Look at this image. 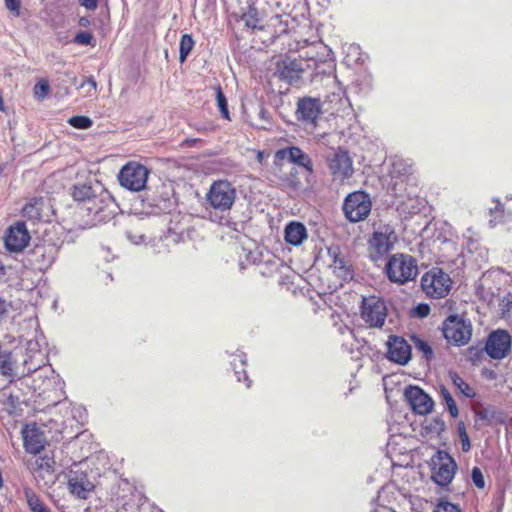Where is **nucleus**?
Returning <instances> with one entry per match:
<instances>
[{
    "label": "nucleus",
    "mask_w": 512,
    "mask_h": 512,
    "mask_svg": "<svg viewBox=\"0 0 512 512\" xmlns=\"http://www.w3.org/2000/svg\"><path fill=\"white\" fill-rule=\"evenodd\" d=\"M384 270L391 282L400 285L414 280L418 274L416 260L411 255L404 253L390 256Z\"/></svg>",
    "instance_id": "nucleus-1"
},
{
    "label": "nucleus",
    "mask_w": 512,
    "mask_h": 512,
    "mask_svg": "<svg viewBox=\"0 0 512 512\" xmlns=\"http://www.w3.org/2000/svg\"><path fill=\"white\" fill-rule=\"evenodd\" d=\"M236 198V188L226 179L214 181L206 194L209 207L223 213L232 209Z\"/></svg>",
    "instance_id": "nucleus-2"
},
{
    "label": "nucleus",
    "mask_w": 512,
    "mask_h": 512,
    "mask_svg": "<svg viewBox=\"0 0 512 512\" xmlns=\"http://www.w3.org/2000/svg\"><path fill=\"white\" fill-rule=\"evenodd\" d=\"M324 160L333 181L344 183L354 173L353 160L349 152L342 148H331L324 155Z\"/></svg>",
    "instance_id": "nucleus-3"
},
{
    "label": "nucleus",
    "mask_w": 512,
    "mask_h": 512,
    "mask_svg": "<svg viewBox=\"0 0 512 512\" xmlns=\"http://www.w3.org/2000/svg\"><path fill=\"white\" fill-rule=\"evenodd\" d=\"M442 332L449 344L460 347L470 342L473 326L471 321L463 316L450 315L442 324Z\"/></svg>",
    "instance_id": "nucleus-4"
},
{
    "label": "nucleus",
    "mask_w": 512,
    "mask_h": 512,
    "mask_svg": "<svg viewBox=\"0 0 512 512\" xmlns=\"http://www.w3.org/2000/svg\"><path fill=\"white\" fill-rule=\"evenodd\" d=\"M451 286L450 276L440 268H432L421 278V288L431 298L439 299L447 296Z\"/></svg>",
    "instance_id": "nucleus-5"
},
{
    "label": "nucleus",
    "mask_w": 512,
    "mask_h": 512,
    "mask_svg": "<svg viewBox=\"0 0 512 512\" xmlns=\"http://www.w3.org/2000/svg\"><path fill=\"white\" fill-rule=\"evenodd\" d=\"M371 208V198L364 191L350 193L343 203L344 215L353 223L365 220L370 214Z\"/></svg>",
    "instance_id": "nucleus-6"
},
{
    "label": "nucleus",
    "mask_w": 512,
    "mask_h": 512,
    "mask_svg": "<svg viewBox=\"0 0 512 512\" xmlns=\"http://www.w3.org/2000/svg\"><path fill=\"white\" fill-rule=\"evenodd\" d=\"M397 235L390 225H380L369 240V252L374 260L382 258L394 247Z\"/></svg>",
    "instance_id": "nucleus-7"
},
{
    "label": "nucleus",
    "mask_w": 512,
    "mask_h": 512,
    "mask_svg": "<svg viewBox=\"0 0 512 512\" xmlns=\"http://www.w3.org/2000/svg\"><path fill=\"white\" fill-rule=\"evenodd\" d=\"M149 170L142 164L129 162L122 167L118 180L122 187L138 192L146 187Z\"/></svg>",
    "instance_id": "nucleus-8"
},
{
    "label": "nucleus",
    "mask_w": 512,
    "mask_h": 512,
    "mask_svg": "<svg viewBox=\"0 0 512 512\" xmlns=\"http://www.w3.org/2000/svg\"><path fill=\"white\" fill-rule=\"evenodd\" d=\"M432 480L440 486L451 483L457 470L454 459L445 451L439 450L431 458Z\"/></svg>",
    "instance_id": "nucleus-9"
},
{
    "label": "nucleus",
    "mask_w": 512,
    "mask_h": 512,
    "mask_svg": "<svg viewBox=\"0 0 512 512\" xmlns=\"http://www.w3.org/2000/svg\"><path fill=\"white\" fill-rule=\"evenodd\" d=\"M387 317L385 302L377 296L363 297L361 318L372 328H381Z\"/></svg>",
    "instance_id": "nucleus-10"
},
{
    "label": "nucleus",
    "mask_w": 512,
    "mask_h": 512,
    "mask_svg": "<svg viewBox=\"0 0 512 512\" xmlns=\"http://www.w3.org/2000/svg\"><path fill=\"white\" fill-rule=\"evenodd\" d=\"M511 336L505 330L493 331L486 341L485 351L493 359H503L511 349Z\"/></svg>",
    "instance_id": "nucleus-11"
},
{
    "label": "nucleus",
    "mask_w": 512,
    "mask_h": 512,
    "mask_svg": "<svg viewBox=\"0 0 512 512\" xmlns=\"http://www.w3.org/2000/svg\"><path fill=\"white\" fill-rule=\"evenodd\" d=\"M33 373L34 377L32 378L30 387L38 396H45L51 388L60 384L59 376L54 373L51 367L46 366V364Z\"/></svg>",
    "instance_id": "nucleus-12"
},
{
    "label": "nucleus",
    "mask_w": 512,
    "mask_h": 512,
    "mask_svg": "<svg viewBox=\"0 0 512 512\" xmlns=\"http://www.w3.org/2000/svg\"><path fill=\"white\" fill-rule=\"evenodd\" d=\"M404 396L411 409L417 414L426 415L433 409L434 402L432 398L418 386L407 387Z\"/></svg>",
    "instance_id": "nucleus-13"
},
{
    "label": "nucleus",
    "mask_w": 512,
    "mask_h": 512,
    "mask_svg": "<svg viewBox=\"0 0 512 512\" xmlns=\"http://www.w3.org/2000/svg\"><path fill=\"white\" fill-rule=\"evenodd\" d=\"M30 235L25 223L18 222L9 227L5 235V247L11 252L22 251L29 243Z\"/></svg>",
    "instance_id": "nucleus-14"
},
{
    "label": "nucleus",
    "mask_w": 512,
    "mask_h": 512,
    "mask_svg": "<svg viewBox=\"0 0 512 512\" xmlns=\"http://www.w3.org/2000/svg\"><path fill=\"white\" fill-rule=\"evenodd\" d=\"M68 488L71 494L79 499L86 500L94 490L95 485L89 480L85 472L71 470L68 478Z\"/></svg>",
    "instance_id": "nucleus-15"
},
{
    "label": "nucleus",
    "mask_w": 512,
    "mask_h": 512,
    "mask_svg": "<svg viewBox=\"0 0 512 512\" xmlns=\"http://www.w3.org/2000/svg\"><path fill=\"white\" fill-rule=\"evenodd\" d=\"M46 361V354L41 349L40 343L35 339L28 340L25 344V358L23 360L27 373L35 372L42 368Z\"/></svg>",
    "instance_id": "nucleus-16"
},
{
    "label": "nucleus",
    "mask_w": 512,
    "mask_h": 512,
    "mask_svg": "<svg viewBox=\"0 0 512 512\" xmlns=\"http://www.w3.org/2000/svg\"><path fill=\"white\" fill-rule=\"evenodd\" d=\"M387 358L400 365H405L411 358V347L407 341L398 336H390L387 341Z\"/></svg>",
    "instance_id": "nucleus-17"
},
{
    "label": "nucleus",
    "mask_w": 512,
    "mask_h": 512,
    "mask_svg": "<svg viewBox=\"0 0 512 512\" xmlns=\"http://www.w3.org/2000/svg\"><path fill=\"white\" fill-rule=\"evenodd\" d=\"M288 159L291 163L305 168L309 175L313 174V163L308 154L304 153L302 149L296 146L284 148L276 151L275 159L284 160Z\"/></svg>",
    "instance_id": "nucleus-18"
},
{
    "label": "nucleus",
    "mask_w": 512,
    "mask_h": 512,
    "mask_svg": "<svg viewBox=\"0 0 512 512\" xmlns=\"http://www.w3.org/2000/svg\"><path fill=\"white\" fill-rule=\"evenodd\" d=\"M58 254V248L54 244L36 246L32 251V263L41 271L51 267Z\"/></svg>",
    "instance_id": "nucleus-19"
},
{
    "label": "nucleus",
    "mask_w": 512,
    "mask_h": 512,
    "mask_svg": "<svg viewBox=\"0 0 512 512\" xmlns=\"http://www.w3.org/2000/svg\"><path fill=\"white\" fill-rule=\"evenodd\" d=\"M321 112V103L319 99L305 97L298 101L296 111L298 120L314 124Z\"/></svg>",
    "instance_id": "nucleus-20"
},
{
    "label": "nucleus",
    "mask_w": 512,
    "mask_h": 512,
    "mask_svg": "<svg viewBox=\"0 0 512 512\" xmlns=\"http://www.w3.org/2000/svg\"><path fill=\"white\" fill-rule=\"evenodd\" d=\"M303 72L304 69L301 62L296 59L286 57L277 63L276 73L281 79L286 80L291 84L297 82L301 78Z\"/></svg>",
    "instance_id": "nucleus-21"
},
{
    "label": "nucleus",
    "mask_w": 512,
    "mask_h": 512,
    "mask_svg": "<svg viewBox=\"0 0 512 512\" xmlns=\"http://www.w3.org/2000/svg\"><path fill=\"white\" fill-rule=\"evenodd\" d=\"M328 254L332 258L331 268L333 272L344 280L352 279L353 272L345 257L340 253L339 247H330Z\"/></svg>",
    "instance_id": "nucleus-22"
},
{
    "label": "nucleus",
    "mask_w": 512,
    "mask_h": 512,
    "mask_svg": "<svg viewBox=\"0 0 512 512\" xmlns=\"http://www.w3.org/2000/svg\"><path fill=\"white\" fill-rule=\"evenodd\" d=\"M24 447L28 453L38 454L45 446V438L36 427L23 430Z\"/></svg>",
    "instance_id": "nucleus-23"
},
{
    "label": "nucleus",
    "mask_w": 512,
    "mask_h": 512,
    "mask_svg": "<svg viewBox=\"0 0 512 512\" xmlns=\"http://www.w3.org/2000/svg\"><path fill=\"white\" fill-rule=\"evenodd\" d=\"M284 238L287 243L298 246L307 238L306 227L300 222L292 221L285 227Z\"/></svg>",
    "instance_id": "nucleus-24"
},
{
    "label": "nucleus",
    "mask_w": 512,
    "mask_h": 512,
    "mask_svg": "<svg viewBox=\"0 0 512 512\" xmlns=\"http://www.w3.org/2000/svg\"><path fill=\"white\" fill-rule=\"evenodd\" d=\"M71 194L75 201L83 203L85 206L90 202L100 201L96 189L88 184L74 185Z\"/></svg>",
    "instance_id": "nucleus-25"
},
{
    "label": "nucleus",
    "mask_w": 512,
    "mask_h": 512,
    "mask_svg": "<svg viewBox=\"0 0 512 512\" xmlns=\"http://www.w3.org/2000/svg\"><path fill=\"white\" fill-rule=\"evenodd\" d=\"M0 372L5 376H16L15 362L9 351L0 349Z\"/></svg>",
    "instance_id": "nucleus-26"
},
{
    "label": "nucleus",
    "mask_w": 512,
    "mask_h": 512,
    "mask_svg": "<svg viewBox=\"0 0 512 512\" xmlns=\"http://www.w3.org/2000/svg\"><path fill=\"white\" fill-rule=\"evenodd\" d=\"M242 21L251 29L261 28L258 11L255 7L249 6L247 11L242 15Z\"/></svg>",
    "instance_id": "nucleus-27"
},
{
    "label": "nucleus",
    "mask_w": 512,
    "mask_h": 512,
    "mask_svg": "<svg viewBox=\"0 0 512 512\" xmlns=\"http://www.w3.org/2000/svg\"><path fill=\"white\" fill-rule=\"evenodd\" d=\"M98 195H99L100 201L90 202V204H87L85 206L90 214H94V215L100 214L104 210L107 202H110V196L106 192H103L101 190L100 193H98Z\"/></svg>",
    "instance_id": "nucleus-28"
},
{
    "label": "nucleus",
    "mask_w": 512,
    "mask_h": 512,
    "mask_svg": "<svg viewBox=\"0 0 512 512\" xmlns=\"http://www.w3.org/2000/svg\"><path fill=\"white\" fill-rule=\"evenodd\" d=\"M450 379L454 386L466 397L473 398L475 391L457 373H450Z\"/></svg>",
    "instance_id": "nucleus-29"
},
{
    "label": "nucleus",
    "mask_w": 512,
    "mask_h": 512,
    "mask_svg": "<svg viewBox=\"0 0 512 512\" xmlns=\"http://www.w3.org/2000/svg\"><path fill=\"white\" fill-rule=\"evenodd\" d=\"M193 46H194L193 38L188 34H184L181 37L180 48H179V54H180L179 60L181 63H183L186 60L187 56L193 49Z\"/></svg>",
    "instance_id": "nucleus-30"
},
{
    "label": "nucleus",
    "mask_w": 512,
    "mask_h": 512,
    "mask_svg": "<svg viewBox=\"0 0 512 512\" xmlns=\"http://www.w3.org/2000/svg\"><path fill=\"white\" fill-rule=\"evenodd\" d=\"M25 497L27 504L32 512H35L36 510L45 506L40 498L30 489L25 490Z\"/></svg>",
    "instance_id": "nucleus-31"
},
{
    "label": "nucleus",
    "mask_w": 512,
    "mask_h": 512,
    "mask_svg": "<svg viewBox=\"0 0 512 512\" xmlns=\"http://www.w3.org/2000/svg\"><path fill=\"white\" fill-rule=\"evenodd\" d=\"M68 123L77 129H88L92 125V120L86 116H73L68 119Z\"/></svg>",
    "instance_id": "nucleus-32"
},
{
    "label": "nucleus",
    "mask_w": 512,
    "mask_h": 512,
    "mask_svg": "<svg viewBox=\"0 0 512 512\" xmlns=\"http://www.w3.org/2000/svg\"><path fill=\"white\" fill-rule=\"evenodd\" d=\"M216 99H217V105L219 107L222 117H224L225 119H229L227 100H226V97L220 87H218L216 90Z\"/></svg>",
    "instance_id": "nucleus-33"
},
{
    "label": "nucleus",
    "mask_w": 512,
    "mask_h": 512,
    "mask_svg": "<svg viewBox=\"0 0 512 512\" xmlns=\"http://www.w3.org/2000/svg\"><path fill=\"white\" fill-rule=\"evenodd\" d=\"M411 172H412L411 165L407 164L405 161L397 160L393 163V170H392L393 175L405 176V175L411 174Z\"/></svg>",
    "instance_id": "nucleus-34"
},
{
    "label": "nucleus",
    "mask_w": 512,
    "mask_h": 512,
    "mask_svg": "<svg viewBox=\"0 0 512 512\" xmlns=\"http://www.w3.org/2000/svg\"><path fill=\"white\" fill-rule=\"evenodd\" d=\"M413 340H414L415 348L418 351L422 352L426 359H431L433 356V350L430 347V345L426 341H424L420 338H417V337H414Z\"/></svg>",
    "instance_id": "nucleus-35"
},
{
    "label": "nucleus",
    "mask_w": 512,
    "mask_h": 512,
    "mask_svg": "<svg viewBox=\"0 0 512 512\" xmlns=\"http://www.w3.org/2000/svg\"><path fill=\"white\" fill-rule=\"evenodd\" d=\"M298 171L296 169H292L289 177L284 180V185L293 190H299L301 188V182L297 177Z\"/></svg>",
    "instance_id": "nucleus-36"
},
{
    "label": "nucleus",
    "mask_w": 512,
    "mask_h": 512,
    "mask_svg": "<svg viewBox=\"0 0 512 512\" xmlns=\"http://www.w3.org/2000/svg\"><path fill=\"white\" fill-rule=\"evenodd\" d=\"M442 396L446 402V405L448 407L450 414L453 417H456L458 415V408H457L456 402L454 401L453 397L450 395V393L446 389L442 390Z\"/></svg>",
    "instance_id": "nucleus-37"
},
{
    "label": "nucleus",
    "mask_w": 512,
    "mask_h": 512,
    "mask_svg": "<svg viewBox=\"0 0 512 512\" xmlns=\"http://www.w3.org/2000/svg\"><path fill=\"white\" fill-rule=\"evenodd\" d=\"M49 92V83L46 80L39 81L34 87V95L38 99H43Z\"/></svg>",
    "instance_id": "nucleus-38"
},
{
    "label": "nucleus",
    "mask_w": 512,
    "mask_h": 512,
    "mask_svg": "<svg viewBox=\"0 0 512 512\" xmlns=\"http://www.w3.org/2000/svg\"><path fill=\"white\" fill-rule=\"evenodd\" d=\"M433 512H460V509L453 503L441 500Z\"/></svg>",
    "instance_id": "nucleus-39"
},
{
    "label": "nucleus",
    "mask_w": 512,
    "mask_h": 512,
    "mask_svg": "<svg viewBox=\"0 0 512 512\" xmlns=\"http://www.w3.org/2000/svg\"><path fill=\"white\" fill-rule=\"evenodd\" d=\"M16 310L11 301L0 296V318L7 317L11 311Z\"/></svg>",
    "instance_id": "nucleus-40"
},
{
    "label": "nucleus",
    "mask_w": 512,
    "mask_h": 512,
    "mask_svg": "<svg viewBox=\"0 0 512 512\" xmlns=\"http://www.w3.org/2000/svg\"><path fill=\"white\" fill-rule=\"evenodd\" d=\"M52 459L48 457H38L34 461V469L50 471L52 469Z\"/></svg>",
    "instance_id": "nucleus-41"
},
{
    "label": "nucleus",
    "mask_w": 512,
    "mask_h": 512,
    "mask_svg": "<svg viewBox=\"0 0 512 512\" xmlns=\"http://www.w3.org/2000/svg\"><path fill=\"white\" fill-rule=\"evenodd\" d=\"M94 39L89 32H80L75 36L74 42L80 45L94 46Z\"/></svg>",
    "instance_id": "nucleus-42"
},
{
    "label": "nucleus",
    "mask_w": 512,
    "mask_h": 512,
    "mask_svg": "<svg viewBox=\"0 0 512 512\" xmlns=\"http://www.w3.org/2000/svg\"><path fill=\"white\" fill-rule=\"evenodd\" d=\"M471 476H472V481H473V483L475 484L476 487H478L480 489L484 488L485 481H484V477H483V474H482L480 468L474 467L472 469Z\"/></svg>",
    "instance_id": "nucleus-43"
},
{
    "label": "nucleus",
    "mask_w": 512,
    "mask_h": 512,
    "mask_svg": "<svg viewBox=\"0 0 512 512\" xmlns=\"http://www.w3.org/2000/svg\"><path fill=\"white\" fill-rule=\"evenodd\" d=\"M490 212L492 216V218L490 219V224L496 225L497 223L500 222V218L502 217L504 212L502 204L497 202L495 208L491 209Z\"/></svg>",
    "instance_id": "nucleus-44"
},
{
    "label": "nucleus",
    "mask_w": 512,
    "mask_h": 512,
    "mask_svg": "<svg viewBox=\"0 0 512 512\" xmlns=\"http://www.w3.org/2000/svg\"><path fill=\"white\" fill-rule=\"evenodd\" d=\"M459 436L461 439L462 450L464 452H468L471 448V444H470L469 436H468L464 426L459 427Z\"/></svg>",
    "instance_id": "nucleus-45"
},
{
    "label": "nucleus",
    "mask_w": 512,
    "mask_h": 512,
    "mask_svg": "<svg viewBox=\"0 0 512 512\" xmlns=\"http://www.w3.org/2000/svg\"><path fill=\"white\" fill-rule=\"evenodd\" d=\"M5 6L8 10L13 12L16 16L20 14V1L19 0H5Z\"/></svg>",
    "instance_id": "nucleus-46"
},
{
    "label": "nucleus",
    "mask_w": 512,
    "mask_h": 512,
    "mask_svg": "<svg viewBox=\"0 0 512 512\" xmlns=\"http://www.w3.org/2000/svg\"><path fill=\"white\" fill-rule=\"evenodd\" d=\"M23 213L31 218L38 217L40 215L38 209H36L34 204H27L23 208Z\"/></svg>",
    "instance_id": "nucleus-47"
},
{
    "label": "nucleus",
    "mask_w": 512,
    "mask_h": 512,
    "mask_svg": "<svg viewBox=\"0 0 512 512\" xmlns=\"http://www.w3.org/2000/svg\"><path fill=\"white\" fill-rule=\"evenodd\" d=\"M127 237L134 244H139L144 239V235L143 234H141V233H133L132 231H128L127 232Z\"/></svg>",
    "instance_id": "nucleus-48"
},
{
    "label": "nucleus",
    "mask_w": 512,
    "mask_h": 512,
    "mask_svg": "<svg viewBox=\"0 0 512 512\" xmlns=\"http://www.w3.org/2000/svg\"><path fill=\"white\" fill-rule=\"evenodd\" d=\"M81 6L89 10H95L98 6V0H79Z\"/></svg>",
    "instance_id": "nucleus-49"
},
{
    "label": "nucleus",
    "mask_w": 512,
    "mask_h": 512,
    "mask_svg": "<svg viewBox=\"0 0 512 512\" xmlns=\"http://www.w3.org/2000/svg\"><path fill=\"white\" fill-rule=\"evenodd\" d=\"M417 314L420 316V317H426L429 312H430V308L428 305H419L417 308Z\"/></svg>",
    "instance_id": "nucleus-50"
},
{
    "label": "nucleus",
    "mask_w": 512,
    "mask_h": 512,
    "mask_svg": "<svg viewBox=\"0 0 512 512\" xmlns=\"http://www.w3.org/2000/svg\"><path fill=\"white\" fill-rule=\"evenodd\" d=\"M85 83H88V84L91 86L92 90H93L94 92H96V89H97V83H96V81H95V79H94V78L90 77V78H88L87 80H85V81L81 84V87H83Z\"/></svg>",
    "instance_id": "nucleus-51"
},
{
    "label": "nucleus",
    "mask_w": 512,
    "mask_h": 512,
    "mask_svg": "<svg viewBox=\"0 0 512 512\" xmlns=\"http://www.w3.org/2000/svg\"><path fill=\"white\" fill-rule=\"evenodd\" d=\"M79 25L82 27H88L90 25V20L87 17H81L79 19Z\"/></svg>",
    "instance_id": "nucleus-52"
},
{
    "label": "nucleus",
    "mask_w": 512,
    "mask_h": 512,
    "mask_svg": "<svg viewBox=\"0 0 512 512\" xmlns=\"http://www.w3.org/2000/svg\"><path fill=\"white\" fill-rule=\"evenodd\" d=\"M256 159H257V161H258L259 163H262V161H263V159H264V153H263V152H261V151H259V152L257 153Z\"/></svg>",
    "instance_id": "nucleus-53"
},
{
    "label": "nucleus",
    "mask_w": 512,
    "mask_h": 512,
    "mask_svg": "<svg viewBox=\"0 0 512 512\" xmlns=\"http://www.w3.org/2000/svg\"><path fill=\"white\" fill-rule=\"evenodd\" d=\"M266 114H267V112H266L264 109H262V110L260 111V116H261L263 119H267Z\"/></svg>",
    "instance_id": "nucleus-54"
},
{
    "label": "nucleus",
    "mask_w": 512,
    "mask_h": 512,
    "mask_svg": "<svg viewBox=\"0 0 512 512\" xmlns=\"http://www.w3.org/2000/svg\"><path fill=\"white\" fill-rule=\"evenodd\" d=\"M376 512H393V511H391V510H389L387 508H382L381 510L376 511Z\"/></svg>",
    "instance_id": "nucleus-55"
},
{
    "label": "nucleus",
    "mask_w": 512,
    "mask_h": 512,
    "mask_svg": "<svg viewBox=\"0 0 512 512\" xmlns=\"http://www.w3.org/2000/svg\"><path fill=\"white\" fill-rule=\"evenodd\" d=\"M243 376H244V379H245V380H248V377H247V375H246V372H245V371H243Z\"/></svg>",
    "instance_id": "nucleus-56"
},
{
    "label": "nucleus",
    "mask_w": 512,
    "mask_h": 512,
    "mask_svg": "<svg viewBox=\"0 0 512 512\" xmlns=\"http://www.w3.org/2000/svg\"><path fill=\"white\" fill-rule=\"evenodd\" d=\"M236 374L238 375V381H241L240 372L236 371Z\"/></svg>",
    "instance_id": "nucleus-57"
},
{
    "label": "nucleus",
    "mask_w": 512,
    "mask_h": 512,
    "mask_svg": "<svg viewBox=\"0 0 512 512\" xmlns=\"http://www.w3.org/2000/svg\"><path fill=\"white\" fill-rule=\"evenodd\" d=\"M239 361L241 362L242 365L245 364V360H243L242 358H240Z\"/></svg>",
    "instance_id": "nucleus-58"
}]
</instances>
